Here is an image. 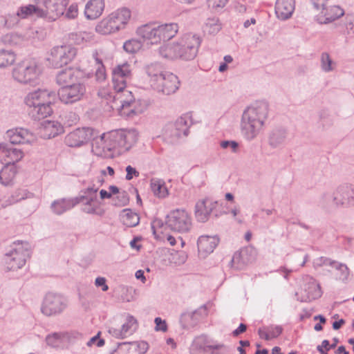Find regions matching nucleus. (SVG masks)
Here are the masks:
<instances>
[{
  "label": "nucleus",
  "mask_w": 354,
  "mask_h": 354,
  "mask_svg": "<svg viewBox=\"0 0 354 354\" xmlns=\"http://www.w3.org/2000/svg\"><path fill=\"white\" fill-rule=\"evenodd\" d=\"M241 253L239 252H236L230 261L231 267L234 268L236 269H241L242 266V263H241Z\"/></svg>",
  "instance_id": "052dcab7"
},
{
  "label": "nucleus",
  "mask_w": 354,
  "mask_h": 354,
  "mask_svg": "<svg viewBox=\"0 0 354 354\" xmlns=\"http://www.w3.org/2000/svg\"><path fill=\"white\" fill-rule=\"evenodd\" d=\"M133 77L131 66L127 63L118 64L112 70L113 89H122L131 82Z\"/></svg>",
  "instance_id": "dca6fc26"
},
{
  "label": "nucleus",
  "mask_w": 354,
  "mask_h": 354,
  "mask_svg": "<svg viewBox=\"0 0 354 354\" xmlns=\"http://www.w3.org/2000/svg\"><path fill=\"white\" fill-rule=\"evenodd\" d=\"M41 72L35 59H25L18 63L12 70V77L21 84L36 83Z\"/></svg>",
  "instance_id": "423d86ee"
},
{
  "label": "nucleus",
  "mask_w": 354,
  "mask_h": 354,
  "mask_svg": "<svg viewBox=\"0 0 354 354\" xmlns=\"http://www.w3.org/2000/svg\"><path fill=\"white\" fill-rule=\"evenodd\" d=\"M93 133L94 129L92 128H78L65 137L64 142L70 147H79L90 141Z\"/></svg>",
  "instance_id": "f3484780"
},
{
  "label": "nucleus",
  "mask_w": 354,
  "mask_h": 354,
  "mask_svg": "<svg viewBox=\"0 0 354 354\" xmlns=\"http://www.w3.org/2000/svg\"><path fill=\"white\" fill-rule=\"evenodd\" d=\"M109 16L115 21L118 30L124 28L131 17V12L126 8L118 9L111 12Z\"/></svg>",
  "instance_id": "f704fd0d"
},
{
  "label": "nucleus",
  "mask_w": 354,
  "mask_h": 354,
  "mask_svg": "<svg viewBox=\"0 0 354 354\" xmlns=\"http://www.w3.org/2000/svg\"><path fill=\"white\" fill-rule=\"evenodd\" d=\"M122 223L128 227H136L139 224L140 217L138 214L129 209H124L120 214Z\"/></svg>",
  "instance_id": "4c0bfd02"
},
{
  "label": "nucleus",
  "mask_w": 354,
  "mask_h": 354,
  "mask_svg": "<svg viewBox=\"0 0 354 354\" xmlns=\"http://www.w3.org/2000/svg\"><path fill=\"white\" fill-rule=\"evenodd\" d=\"M85 93V85L77 82L71 85L61 86L57 95L62 102L66 104H71L81 100Z\"/></svg>",
  "instance_id": "ddd939ff"
},
{
  "label": "nucleus",
  "mask_w": 354,
  "mask_h": 354,
  "mask_svg": "<svg viewBox=\"0 0 354 354\" xmlns=\"http://www.w3.org/2000/svg\"><path fill=\"white\" fill-rule=\"evenodd\" d=\"M336 270L339 271V279L342 281H346L348 279L349 276V269L346 264L339 263L336 261V263L333 266Z\"/></svg>",
  "instance_id": "6e6d98bb"
},
{
  "label": "nucleus",
  "mask_w": 354,
  "mask_h": 354,
  "mask_svg": "<svg viewBox=\"0 0 354 354\" xmlns=\"http://www.w3.org/2000/svg\"><path fill=\"white\" fill-rule=\"evenodd\" d=\"M295 8V0H277L275 3L276 15L281 20H286L292 16Z\"/></svg>",
  "instance_id": "cd10ccee"
},
{
  "label": "nucleus",
  "mask_w": 354,
  "mask_h": 354,
  "mask_svg": "<svg viewBox=\"0 0 354 354\" xmlns=\"http://www.w3.org/2000/svg\"><path fill=\"white\" fill-rule=\"evenodd\" d=\"M218 243L219 239L217 236L202 235L199 236L197 241L199 254L203 258H205L213 252Z\"/></svg>",
  "instance_id": "393cba45"
},
{
  "label": "nucleus",
  "mask_w": 354,
  "mask_h": 354,
  "mask_svg": "<svg viewBox=\"0 0 354 354\" xmlns=\"http://www.w3.org/2000/svg\"><path fill=\"white\" fill-rule=\"evenodd\" d=\"M17 174L15 165L7 163L0 171V182L4 185H10Z\"/></svg>",
  "instance_id": "e433bc0d"
},
{
  "label": "nucleus",
  "mask_w": 354,
  "mask_h": 354,
  "mask_svg": "<svg viewBox=\"0 0 354 354\" xmlns=\"http://www.w3.org/2000/svg\"><path fill=\"white\" fill-rule=\"evenodd\" d=\"M64 128L57 121H44L40 129L41 136L45 139H50L63 133Z\"/></svg>",
  "instance_id": "c85d7f7f"
},
{
  "label": "nucleus",
  "mask_w": 354,
  "mask_h": 354,
  "mask_svg": "<svg viewBox=\"0 0 354 354\" xmlns=\"http://www.w3.org/2000/svg\"><path fill=\"white\" fill-rule=\"evenodd\" d=\"M106 279L103 277H98L95 279V285L101 288L102 291H106L109 289V286L106 283Z\"/></svg>",
  "instance_id": "338daca9"
},
{
  "label": "nucleus",
  "mask_w": 354,
  "mask_h": 354,
  "mask_svg": "<svg viewBox=\"0 0 354 354\" xmlns=\"http://www.w3.org/2000/svg\"><path fill=\"white\" fill-rule=\"evenodd\" d=\"M178 31V26L176 23H169L156 26L154 24H147L137 28L136 33L145 41L151 44H158L162 40H170Z\"/></svg>",
  "instance_id": "20e7f679"
},
{
  "label": "nucleus",
  "mask_w": 354,
  "mask_h": 354,
  "mask_svg": "<svg viewBox=\"0 0 354 354\" xmlns=\"http://www.w3.org/2000/svg\"><path fill=\"white\" fill-rule=\"evenodd\" d=\"M5 156L8 158L7 163L14 164L19 162L24 157V152L21 149L9 146Z\"/></svg>",
  "instance_id": "09e8293b"
},
{
  "label": "nucleus",
  "mask_w": 354,
  "mask_h": 354,
  "mask_svg": "<svg viewBox=\"0 0 354 354\" xmlns=\"http://www.w3.org/2000/svg\"><path fill=\"white\" fill-rule=\"evenodd\" d=\"M110 140L121 152L129 151L138 141V132L135 129H117L109 133Z\"/></svg>",
  "instance_id": "1a4fd4ad"
},
{
  "label": "nucleus",
  "mask_w": 354,
  "mask_h": 354,
  "mask_svg": "<svg viewBox=\"0 0 354 354\" xmlns=\"http://www.w3.org/2000/svg\"><path fill=\"white\" fill-rule=\"evenodd\" d=\"M65 11V17L69 19H73L78 15L77 5L76 3H72Z\"/></svg>",
  "instance_id": "bf43d9fd"
},
{
  "label": "nucleus",
  "mask_w": 354,
  "mask_h": 354,
  "mask_svg": "<svg viewBox=\"0 0 354 354\" xmlns=\"http://www.w3.org/2000/svg\"><path fill=\"white\" fill-rule=\"evenodd\" d=\"M129 203L128 194L126 192L119 193L116 197L112 198V205L116 207H122Z\"/></svg>",
  "instance_id": "864d4df0"
},
{
  "label": "nucleus",
  "mask_w": 354,
  "mask_h": 354,
  "mask_svg": "<svg viewBox=\"0 0 354 354\" xmlns=\"http://www.w3.org/2000/svg\"><path fill=\"white\" fill-rule=\"evenodd\" d=\"M316 263L319 266L325 265L333 267L336 263V261L331 260L330 259H328L327 257H322L316 260Z\"/></svg>",
  "instance_id": "69168bd1"
},
{
  "label": "nucleus",
  "mask_w": 354,
  "mask_h": 354,
  "mask_svg": "<svg viewBox=\"0 0 354 354\" xmlns=\"http://www.w3.org/2000/svg\"><path fill=\"white\" fill-rule=\"evenodd\" d=\"M338 205L349 207L354 206V185H343L336 189Z\"/></svg>",
  "instance_id": "bb28decb"
},
{
  "label": "nucleus",
  "mask_w": 354,
  "mask_h": 354,
  "mask_svg": "<svg viewBox=\"0 0 354 354\" xmlns=\"http://www.w3.org/2000/svg\"><path fill=\"white\" fill-rule=\"evenodd\" d=\"M287 135L286 129L283 127L274 128L268 133V145L273 149L281 147L285 143Z\"/></svg>",
  "instance_id": "c756f323"
},
{
  "label": "nucleus",
  "mask_w": 354,
  "mask_h": 354,
  "mask_svg": "<svg viewBox=\"0 0 354 354\" xmlns=\"http://www.w3.org/2000/svg\"><path fill=\"white\" fill-rule=\"evenodd\" d=\"M344 15V10L338 6H325L317 17L320 24H327L339 19Z\"/></svg>",
  "instance_id": "a878e982"
},
{
  "label": "nucleus",
  "mask_w": 354,
  "mask_h": 354,
  "mask_svg": "<svg viewBox=\"0 0 354 354\" xmlns=\"http://www.w3.org/2000/svg\"><path fill=\"white\" fill-rule=\"evenodd\" d=\"M145 71L150 77L149 82L151 86L155 82V80H158V79L166 72L158 63H151L145 66Z\"/></svg>",
  "instance_id": "a19ab883"
},
{
  "label": "nucleus",
  "mask_w": 354,
  "mask_h": 354,
  "mask_svg": "<svg viewBox=\"0 0 354 354\" xmlns=\"http://www.w3.org/2000/svg\"><path fill=\"white\" fill-rule=\"evenodd\" d=\"M67 307V300L62 295L48 292L44 297L41 312L47 317L57 316L62 313Z\"/></svg>",
  "instance_id": "9d476101"
},
{
  "label": "nucleus",
  "mask_w": 354,
  "mask_h": 354,
  "mask_svg": "<svg viewBox=\"0 0 354 354\" xmlns=\"http://www.w3.org/2000/svg\"><path fill=\"white\" fill-rule=\"evenodd\" d=\"M97 32L102 35H109L118 31V28L115 21L109 15L103 19L95 27Z\"/></svg>",
  "instance_id": "c9c22d12"
},
{
  "label": "nucleus",
  "mask_w": 354,
  "mask_h": 354,
  "mask_svg": "<svg viewBox=\"0 0 354 354\" xmlns=\"http://www.w3.org/2000/svg\"><path fill=\"white\" fill-rule=\"evenodd\" d=\"M30 244L28 242H14L5 254V264L8 270L21 268L30 257Z\"/></svg>",
  "instance_id": "39448f33"
},
{
  "label": "nucleus",
  "mask_w": 354,
  "mask_h": 354,
  "mask_svg": "<svg viewBox=\"0 0 354 354\" xmlns=\"http://www.w3.org/2000/svg\"><path fill=\"white\" fill-rule=\"evenodd\" d=\"M180 81L178 77L170 72H165L151 86L156 92L164 95H171L178 90Z\"/></svg>",
  "instance_id": "2eb2a0df"
},
{
  "label": "nucleus",
  "mask_w": 354,
  "mask_h": 354,
  "mask_svg": "<svg viewBox=\"0 0 354 354\" xmlns=\"http://www.w3.org/2000/svg\"><path fill=\"white\" fill-rule=\"evenodd\" d=\"M154 322L156 324L155 330L156 331L166 332L167 330V325L165 320L162 319L160 317H156Z\"/></svg>",
  "instance_id": "e2e57ef3"
},
{
  "label": "nucleus",
  "mask_w": 354,
  "mask_h": 354,
  "mask_svg": "<svg viewBox=\"0 0 354 354\" xmlns=\"http://www.w3.org/2000/svg\"><path fill=\"white\" fill-rule=\"evenodd\" d=\"M75 198H62L54 201L50 205L53 212L57 215H61L68 210H70L76 205Z\"/></svg>",
  "instance_id": "72a5a7b5"
},
{
  "label": "nucleus",
  "mask_w": 354,
  "mask_h": 354,
  "mask_svg": "<svg viewBox=\"0 0 354 354\" xmlns=\"http://www.w3.org/2000/svg\"><path fill=\"white\" fill-rule=\"evenodd\" d=\"M138 327L137 319L131 315H128L121 327H108V333L116 339H125L133 335Z\"/></svg>",
  "instance_id": "a211bd4d"
},
{
  "label": "nucleus",
  "mask_w": 354,
  "mask_h": 354,
  "mask_svg": "<svg viewBox=\"0 0 354 354\" xmlns=\"http://www.w3.org/2000/svg\"><path fill=\"white\" fill-rule=\"evenodd\" d=\"M113 90V93L108 94L106 100L112 101L111 107L118 109L121 116L131 118L143 111L140 101L135 99L127 86L120 90Z\"/></svg>",
  "instance_id": "7ed1b4c3"
},
{
  "label": "nucleus",
  "mask_w": 354,
  "mask_h": 354,
  "mask_svg": "<svg viewBox=\"0 0 354 354\" xmlns=\"http://www.w3.org/2000/svg\"><path fill=\"white\" fill-rule=\"evenodd\" d=\"M142 46V44L140 41L132 39L124 42L123 48L127 53H135L141 48Z\"/></svg>",
  "instance_id": "3c124183"
},
{
  "label": "nucleus",
  "mask_w": 354,
  "mask_h": 354,
  "mask_svg": "<svg viewBox=\"0 0 354 354\" xmlns=\"http://www.w3.org/2000/svg\"><path fill=\"white\" fill-rule=\"evenodd\" d=\"M337 66V64L333 60L330 55L324 52L320 56V67L324 73H330L333 71Z\"/></svg>",
  "instance_id": "c03bdc74"
},
{
  "label": "nucleus",
  "mask_w": 354,
  "mask_h": 354,
  "mask_svg": "<svg viewBox=\"0 0 354 354\" xmlns=\"http://www.w3.org/2000/svg\"><path fill=\"white\" fill-rule=\"evenodd\" d=\"M6 136L13 145L32 144L36 140L35 135L24 128L8 130Z\"/></svg>",
  "instance_id": "412c9836"
},
{
  "label": "nucleus",
  "mask_w": 354,
  "mask_h": 354,
  "mask_svg": "<svg viewBox=\"0 0 354 354\" xmlns=\"http://www.w3.org/2000/svg\"><path fill=\"white\" fill-rule=\"evenodd\" d=\"M165 225L174 232H187L192 227V219L185 209H176L167 216Z\"/></svg>",
  "instance_id": "9b49d317"
},
{
  "label": "nucleus",
  "mask_w": 354,
  "mask_h": 354,
  "mask_svg": "<svg viewBox=\"0 0 354 354\" xmlns=\"http://www.w3.org/2000/svg\"><path fill=\"white\" fill-rule=\"evenodd\" d=\"M191 124V118L188 115L180 116L175 122L166 125L164 129L165 139L171 143L177 142L183 136H188Z\"/></svg>",
  "instance_id": "6e6552de"
},
{
  "label": "nucleus",
  "mask_w": 354,
  "mask_h": 354,
  "mask_svg": "<svg viewBox=\"0 0 354 354\" xmlns=\"http://www.w3.org/2000/svg\"><path fill=\"white\" fill-rule=\"evenodd\" d=\"M151 189L155 196L165 198L168 195V190L163 180L158 178H152L150 183Z\"/></svg>",
  "instance_id": "79ce46f5"
},
{
  "label": "nucleus",
  "mask_w": 354,
  "mask_h": 354,
  "mask_svg": "<svg viewBox=\"0 0 354 354\" xmlns=\"http://www.w3.org/2000/svg\"><path fill=\"white\" fill-rule=\"evenodd\" d=\"M322 295L319 285L311 277L307 279V281L301 288V292H297V299L301 302H310L318 299Z\"/></svg>",
  "instance_id": "aec40b11"
},
{
  "label": "nucleus",
  "mask_w": 354,
  "mask_h": 354,
  "mask_svg": "<svg viewBox=\"0 0 354 354\" xmlns=\"http://www.w3.org/2000/svg\"><path fill=\"white\" fill-rule=\"evenodd\" d=\"M126 171H127L126 179L127 180H131L133 178V176H135V177L139 176V172L134 167H131V165H128L126 167Z\"/></svg>",
  "instance_id": "774afa93"
},
{
  "label": "nucleus",
  "mask_w": 354,
  "mask_h": 354,
  "mask_svg": "<svg viewBox=\"0 0 354 354\" xmlns=\"http://www.w3.org/2000/svg\"><path fill=\"white\" fill-rule=\"evenodd\" d=\"M220 146L223 149L230 148L232 153H238L239 144L235 140H222L220 142Z\"/></svg>",
  "instance_id": "13d9d810"
},
{
  "label": "nucleus",
  "mask_w": 354,
  "mask_h": 354,
  "mask_svg": "<svg viewBox=\"0 0 354 354\" xmlns=\"http://www.w3.org/2000/svg\"><path fill=\"white\" fill-rule=\"evenodd\" d=\"M55 97V93L47 89L38 88L29 92L24 99L28 107V114L35 120H40L51 115L52 102Z\"/></svg>",
  "instance_id": "f03ea898"
},
{
  "label": "nucleus",
  "mask_w": 354,
  "mask_h": 354,
  "mask_svg": "<svg viewBox=\"0 0 354 354\" xmlns=\"http://www.w3.org/2000/svg\"><path fill=\"white\" fill-rule=\"evenodd\" d=\"M207 308L205 306H202L194 311L183 313L180 317V322L184 328H193L207 315Z\"/></svg>",
  "instance_id": "5701e85b"
},
{
  "label": "nucleus",
  "mask_w": 354,
  "mask_h": 354,
  "mask_svg": "<svg viewBox=\"0 0 354 354\" xmlns=\"http://www.w3.org/2000/svg\"><path fill=\"white\" fill-rule=\"evenodd\" d=\"M80 73L73 68H68L59 71L56 75V82L66 86L77 82V75Z\"/></svg>",
  "instance_id": "473e14b6"
},
{
  "label": "nucleus",
  "mask_w": 354,
  "mask_h": 354,
  "mask_svg": "<svg viewBox=\"0 0 354 354\" xmlns=\"http://www.w3.org/2000/svg\"><path fill=\"white\" fill-rule=\"evenodd\" d=\"M176 44L175 43L167 44L161 46L158 48V53L162 58L167 59H179V54L176 49Z\"/></svg>",
  "instance_id": "ea45409f"
},
{
  "label": "nucleus",
  "mask_w": 354,
  "mask_h": 354,
  "mask_svg": "<svg viewBox=\"0 0 354 354\" xmlns=\"http://www.w3.org/2000/svg\"><path fill=\"white\" fill-rule=\"evenodd\" d=\"M336 199H337L336 191L333 193L326 192L322 196L319 203L324 208H328L332 206L337 207L339 206L338 201H336Z\"/></svg>",
  "instance_id": "49530a36"
},
{
  "label": "nucleus",
  "mask_w": 354,
  "mask_h": 354,
  "mask_svg": "<svg viewBox=\"0 0 354 354\" xmlns=\"http://www.w3.org/2000/svg\"><path fill=\"white\" fill-rule=\"evenodd\" d=\"M221 29V25L216 18L208 19L205 23L204 30L210 35L217 34Z\"/></svg>",
  "instance_id": "8fccbe9b"
},
{
  "label": "nucleus",
  "mask_w": 354,
  "mask_h": 354,
  "mask_svg": "<svg viewBox=\"0 0 354 354\" xmlns=\"http://www.w3.org/2000/svg\"><path fill=\"white\" fill-rule=\"evenodd\" d=\"M201 42L200 37L195 34L187 33L181 37L176 42L179 59L186 61L194 59Z\"/></svg>",
  "instance_id": "0eeeda50"
},
{
  "label": "nucleus",
  "mask_w": 354,
  "mask_h": 354,
  "mask_svg": "<svg viewBox=\"0 0 354 354\" xmlns=\"http://www.w3.org/2000/svg\"><path fill=\"white\" fill-rule=\"evenodd\" d=\"M269 106L263 101L256 102L243 112L241 133L247 141L254 140L262 131L268 116Z\"/></svg>",
  "instance_id": "f257e3e1"
},
{
  "label": "nucleus",
  "mask_w": 354,
  "mask_h": 354,
  "mask_svg": "<svg viewBox=\"0 0 354 354\" xmlns=\"http://www.w3.org/2000/svg\"><path fill=\"white\" fill-rule=\"evenodd\" d=\"M97 64L98 65L97 68L95 72V77L97 81L102 82L106 78V72L105 68L102 64V61L98 58L97 53H95L93 55Z\"/></svg>",
  "instance_id": "603ef678"
},
{
  "label": "nucleus",
  "mask_w": 354,
  "mask_h": 354,
  "mask_svg": "<svg viewBox=\"0 0 354 354\" xmlns=\"http://www.w3.org/2000/svg\"><path fill=\"white\" fill-rule=\"evenodd\" d=\"M223 346V344H212L206 335H202L194 338L189 351L191 354H205L209 351L217 350Z\"/></svg>",
  "instance_id": "4be33fe9"
},
{
  "label": "nucleus",
  "mask_w": 354,
  "mask_h": 354,
  "mask_svg": "<svg viewBox=\"0 0 354 354\" xmlns=\"http://www.w3.org/2000/svg\"><path fill=\"white\" fill-rule=\"evenodd\" d=\"M31 1L32 3L21 6L19 8L17 12V16L21 19H26L31 16L44 18V10L41 9L40 3H35L32 0Z\"/></svg>",
  "instance_id": "2f4dec72"
},
{
  "label": "nucleus",
  "mask_w": 354,
  "mask_h": 354,
  "mask_svg": "<svg viewBox=\"0 0 354 354\" xmlns=\"http://www.w3.org/2000/svg\"><path fill=\"white\" fill-rule=\"evenodd\" d=\"M31 195L32 194L28 192L26 189H18L15 190L6 201L1 203V207L5 208L12 205L22 200L30 198Z\"/></svg>",
  "instance_id": "58836bf2"
},
{
  "label": "nucleus",
  "mask_w": 354,
  "mask_h": 354,
  "mask_svg": "<svg viewBox=\"0 0 354 354\" xmlns=\"http://www.w3.org/2000/svg\"><path fill=\"white\" fill-rule=\"evenodd\" d=\"M82 211L88 214H96L98 216H102L104 211L100 208L97 205H83Z\"/></svg>",
  "instance_id": "5fc2aeb1"
},
{
  "label": "nucleus",
  "mask_w": 354,
  "mask_h": 354,
  "mask_svg": "<svg viewBox=\"0 0 354 354\" xmlns=\"http://www.w3.org/2000/svg\"><path fill=\"white\" fill-rule=\"evenodd\" d=\"M35 3H40L44 10V18L55 21L64 15L66 7L69 0H32Z\"/></svg>",
  "instance_id": "4468645a"
},
{
  "label": "nucleus",
  "mask_w": 354,
  "mask_h": 354,
  "mask_svg": "<svg viewBox=\"0 0 354 354\" xmlns=\"http://www.w3.org/2000/svg\"><path fill=\"white\" fill-rule=\"evenodd\" d=\"M91 140H93L92 151L97 156H107L111 151L115 149L114 142L110 140L109 133L97 136L94 131Z\"/></svg>",
  "instance_id": "6ab92c4d"
},
{
  "label": "nucleus",
  "mask_w": 354,
  "mask_h": 354,
  "mask_svg": "<svg viewBox=\"0 0 354 354\" xmlns=\"http://www.w3.org/2000/svg\"><path fill=\"white\" fill-rule=\"evenodd\" d=\"M268 331L270 335V337L271 339L272 338H276L278 336H279L283 331V328L280 326H271L268 328Z\"/></svg>",
  "instance_id": "0e129e2a"
},
{
  "label": "nucleus",
  "mask_w": 354,
  "mask_h": 354,
  "mask_svg": "<svg viewBox=\"0 0 354 354\" xmlns=\"http://www.w3.org/2000/svg\"><path fill=\"white\" fill-rule=\"evenodd\" d=\"M16 55L12 50H0V68H6L15 62Z\"/></svg>",
  "instance_id": "de8ad7c7"
},
{
  "label": "nucleus",
  "mask_w": 354,
  "mask_h": 354,
  "mask_svg": "<svg viewBox=\"0 0 354 354\" xmlns=\"http://www.w3.org/2000/svg\"><path fill=\"white\" fill-rule=\"evenodd\" d=\"M75 41L77 44L83 43L84 41H90L92 36L90 33L86 32H80L75 34Z\"/></svg>",
  "instance_id": "680f3d73"
},
{
  "label": "nucleus",
  "mask_w": 354,
  "mask_h": 354,
  "mask_svg": "<svg viewBox=\"0 0 354 354\" xmlns=\"http://www.w3.org/2000/svg\"><path fill=\"white\" fill-rule=\"evenodd\" d=\"M76 54V48L71 45L55 46L51 49L47 60L53 67L60 68L70 63Z\"/></svg>",
  "instance_id": "f8f14e48"
},
{
  "label": "nucleus",
  "mask_w": 354,
  "mask_h": 354,
  "mask_svg": "<svg viewBox=\"0 0 354 354\" xmlns=\"http://www.w3.org/2000/svg\"><path fill=\"white\" fill-rule=\"evenodd\" d=\"M104 9V0H90L84 8V15L88 19H95L98 18Z\"/></svg>",
  "instance_id": "7c9ffc66"
},
{
  "label": "nucleus",
  "mask_w": 354,
  "mask_h": 354,
  "mask_svg": "<svg viewBox=\"0 0 354 354\" xmlns=\"http://www.w3.org/2000/svg\"><path fill=\"white\" fill-rule=\"evenodd\" d=\"M97 192L98 187H96V185L93 184V185L88 186L87 188L81 192L82 193V195L75 198L76 204H79L81 202H84V199L87 198H90L91 200H92V198L97 199Z\"/></svg>",
  "instance_id": "a18cd8bd"
},
{
  "label": "nucleus",
  "mask_w": 354,
  "mask_h": 354,
  "mask_svg": "<svg viewBox=\"0 0 354 354\" xmlns=\"http://www.w3.org/2000/svg\"><path fill=\"white\" fill-rule=\"evenodd\" d=\"M339 32L344 35L353 37L354 35V15H347L344 24L338 27Z\"/></svg>",
  "instance_id": "37998d69"
},
{
  "label": "nucleus",
  "mask_w": 354,
  "mask_h": 354,
  "mask_svg": "<svg viewBox=\"0 0 354 354\" xmlns=\"http://www.w3.org/2000/svg\"><path fill=\"white\" fill-rule=\"evenodd\" d=\"M217 201H214L211 198H205L199 200L195 205V216L198 222H206L216 207Z\"/></svg>",
  "instance_id": "b1692460"
},
{
  "label": "nucleus",
  "mask_w": 354,
  "mask_h": 354,
  "mask_svg": "<svg viewBox=\"0 0 354 354\" xmlns=\"http://www.w3.org/2000/svg\"><path fill=\"white\" fill-rule=\"evenodd\" d=\"M62 333H55L46 337V343L48 345L56 347L58 346L61 342Z\"/></svg>",
  "instance_id": "4d7b16f0"
}]
</instances>
